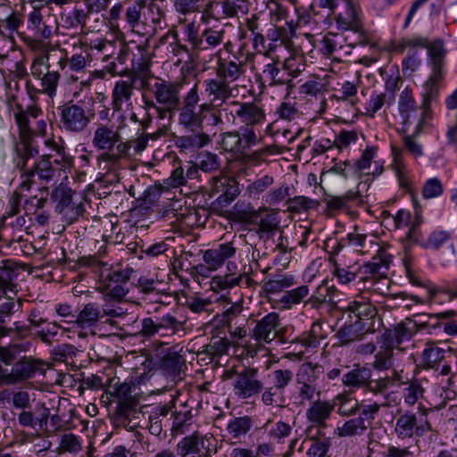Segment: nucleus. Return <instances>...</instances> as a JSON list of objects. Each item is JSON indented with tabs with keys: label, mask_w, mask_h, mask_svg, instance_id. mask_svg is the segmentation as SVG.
Masks as SVG:
<instances>
[{
	"label": "nucleus",
	"mask_w": 457,
	"mask_h": 457,
	"mask_svg": "<svg viewBox=\"0 0 457 457\" xmlns=\"http://www.w3.org/2000/svg\"><path fill=\"white\" fill-rule=\"evenodd\" d=\"M270 377L273 386L285 391L294 378V372L289 369H275Z\"/></svg>",
	"instance_id": "56"
},
{
	"label": "nucleus",
	"mask_w": 457,
	"mask_h": 457,
	"mask_svg": "<svg viewBox=\"0 0 457 457\" xmlns=\"http://www.w3.org/2000/svg\"><path fill=\"white\" fill-rule=\"evenodd\" d=\"M338 402V413L342 416H351L359 410V403L356 398L347 395H338L336 398Z\"/></svg>",
	"instance_id": "55"
},
{
	"label": "nucleus",
	"mask_w": 457,
	"mask_h": 457,
	"mask_svg": "<svg viewBox=\"0 0 457 457\" xmlns=\"http://www.w3.org/2000/svg\"><path fill=\"white\" fill-rule=\"evenodd\" d=\"M273 181L274 179L271 176L265 175L249 184L246 192L251 197H257L260 194L264 192Z\"/></svg>",
	"instance_id": "64"
},
{
	"label": "nucleus",
	"mask_w": 457,
	"mask_h": 457,
	"mask_svg": "<svg viewBox=\"0 0 457 457\" xmlns=\"http://www.w3.org/2000/svg\"><path fill=\"white\" fill-rule=\"evenodd\" d=\"M445 351L436 345L435 343H428L421 355V365L425 369H437L439 363L445 359Z\"/></svg>",
	"instance_id": "32"
},
{
	"label": "nucleus",
	"mask_w": 457,
	"mask_h": 457,
	"mask_svg": "<svg viewBox=\"0 0 457 457\" xmlns=\"http://www.w3.org/2000/svg\"><path fill=\"white\" fill-rule=\"evenodd\" d=\"M245 62L236 56L230 61L220 59L217 62L216 76L229 85L245 73Z\"/></svg>",
	"instance_id": "22"
},
{
	"label": "nucleus",
	"mask_w": 457,
	"mask_h": 457,
	"mask_svg": "<svg viewBox=\"0 0 457 457\" xmlns=\"http://www.w3.org/2000/svg\"><path fill=\"white\" fill-rule=\"evenodd\" d=\"M46 69V73L39 79L40 80V91L47 94L49 96H53L55 94L60 74L58 71H50L48 68Z\"/></svg>",
	"instance_id": "51"
},
{
	"label": "nucleus",
	"mask_w": 457,
	"mask_h": 457,
	"mask_svg": "<svg viewBox=\"0 0 457 457\" xmlns=\"http://www.w3.org/2000/svg\"><path fill=\"white\" fill-rule=\"evenodd\" d=\"M225 29L215 28H206L201 33V38L198 49L206 50L220 46L225 37Z\"/></svg>",
	"instance_id": "37"
},
{
	"label": "nucleus",
	"mask_w": 457,
	"mask_h": 457,
	"mask_svg": "<svg viewBox=\"0 0 457 457\" xmlns=\"http://www.w3.org/2000/svg\"><path fill=\"white\" fill-rule=\"evenodd\" d=\"M422 303V301L415 295H409L404 292L397 294H389L386 295L385 305L387 308L403 307L410 309L413 303Z\"/></svg>",
	"instance_id": "43"
},
{
	"label": "nucleus",
	"mask_w": 457,
	"mask_h": 457,
	"mask_svg": "<svg viewBox=\"0 0 457 457\" xmlns=\"http://www.w3.org/2000/svg\"><path fill=\"white\" fill-rule=\"evenodd\" d=\"M73 191L63 184L57 186L52 192L51 198L56 202L55 211L63 214L71 222L82 215L84 208L82 204L72 202Z\"/></svg>",
	"instance_id": "10"
},
{
	"label": "nucleus",
	"mask_w": 457,
	"mask_h": 457,
	"mask_svg": "<svg viewBox=\"0 0 457 457\" xmlns=\"http://www.w3.org/2000/svg\"><path fill=\"white\" fill-rule=\"evenodd\" d=\"M16 155L14 157L15 166L20 170H24L29 159L36 157L38 154V148L33 145L32 141L21 142L15 149Z\"/></svg>",
	"instance_id": "35"
},
{
	"label": "nucleus",
	"mask_w": 457,
	"mask_h": 457,
	"mask_svg": "<svg viewBox=\"0 0 457 457\" xmlns=\"http://www.w3.org/2000/svg\"><path fill=\"white\" fill-rule=\"evenodd\" d=\"M89 14L90 13L87 12V10L85 12L82 9H74L65 16L64 22L67 27L77 28L80 26L81 29H84Z\"/></svg>",
	"instance_id": "62"
},
{
	"label": "nucleus",
	"mask_w": 457,
	"mask_h": 457,
	"mask_svg": "<svg viewBox=\"0 0 457 457\" xmlns=\"http://www.w3.org/2000/svg\"><path fill=\"white\" fill-rule=\"evenodd\" d=\"M417 428L416 413L407 411L397 419L395 426V433L400 439L411 438Z\"/></svg>",
	"instance_id": "27"
},
{
	"label": "nucleus",
	"mask_w": 457,
	"mask_h": 457,
	"mask_svg": "<svg viewBox=\"0 0 457 457\" xmlns=\"http://www.w3.org/2000/svg\"><path fill=\"white\" fill-rule=\"evenodd\" d=\"M78 353L79 351L74 345L70 344H62L53 349L52 357L54 361L72 364Z\"/></svg>",
	"instance_id": "46"
},
{
	"label": "nucleus",
	"mask_w": 457,
	"mask_h": 457,
	"mask_svg": "<svg viewBox=\"0 0 457 457\" xmlns=\"http://www.w3.org/2000/svg\"><path fill=\"white\" fill-rule=\"evenodd\" d=\"M347 310L349 317L353 321H357L361 325L370 327V330L375 331L376 322L380 324L379 320L377 319L378 311L370 302H365L363 297H360L351 302L348 304Z\"/></svg>",
	"instance_id": "14"
},
{
	"label": "nucleus",
	"mask_w": 457,
	"mask_h": 457,
	"mask_svg": "<svg viewBox=\"0 0 457 457\" xmlns=\"http://www.w3.org/2000/svg\"><path fill=\"white\" fill-rule=\"evenodd\" d=\"M186 319H181L168 312L161 317L145 318L142 320V328L139 335L144 337H167L170 338L175 335L186 334Z\"/></svg>",
	"instance_id": "6"
},
{
	"label": "nucleus",
	"mask_w": 457,
	"mask_h": 457,
	"mask_svg": "<svg viewBox=\"0 0 457 457\" xmlns=\"http://www.w3.org/2000/svg\"><path fill=\"white\" fill-rule=\"evenodd\" d=\"M334 408L335 403L317 399L311 403L310 407L306 410V418L317 428H324L327 427V420L330 418Z\"/></svg>",
	"instance_id": "19"
},
{
	"label": "nucleus",
	"mask_w": 457,
	"mask_h": 457,
	"mask_svg": "<svg viewBox=\"0 0 457 457\" xmlns=\"http://www.w3.org/2000/svg\"><path fill=\"white\" fill-rule=\"evenodd\" d=\"M48 188L42 187L38 190V195L29 197L24 203V209L27 214L36 213L37 210L45 207L47 203Z\"/></svg>",
	"instance_id": "50"
},
{
	"label": "nucleus",
	"mask_w": 457,
	"mask_h": 457,
	"mask_svg": "<svg viewBox=\"0 0 457 457\" xmlns=\"http://www.w3.org/2000/svg\"><path fill=\"white\" fill-rule=\"evenodd\" d=\"M52 154H44L35 162L34 166L29 170V175L37 174L39 179L49 182L55 176V169L52 166Z\"/></svg>",
	"instance_id": "30"
},
{
	"label": "nucleus",
	"mask_w": 457,
	"mask_h": 457,
	"mask_svg": "<svg viewBox=\"0 0 457 457\" xmlns=\"http://www.w3.org/2000/svg\"><path fill=\"white\" fill-rule=\"evenodd\" d=\"M369 333L373 332L370 330V327L367 324L361 325L351 320V323L339 328L335 337L341 345H346L354 341L361 340L362 337Z\"/></svg>",
	"instance_id": "24"
},
{
	"label": "nucleus",
	"mask_w": 457,
	"mask_h": 457,
	"mask_svg": "<svg viewBox=\"0 0 457 457\" xmlns=\"http://www.w3.org/2000/svg\"><path fill=\"white\" fill-rule=\"evenodd\" d=\"M393 356V351L379 349L371 363L373 369L379 371L391 370L394 368Z\"/></svg>",
	"instance_id": "52"
},
{
	"label": "nucleus",
	"mask_w": 457,
	"mask_h": 457,
	"mask_svg": "<svg viewBox=\"0 0 457 457\" xmlns=\"http://www.w3.org/2000/svg\"><path fill=\"white\" fill-rule=\"evenodd\" d=\"M120 127L116 129L113 125L99 124L93 134L92 145L97 150L111 151L120 142Z\"/></svg>",
	"instance_id": "17"
},
{
	"label": "nucleus",
	"mask_w": 457,
	"mask_h": 457,
	"mask_svg": "<svg viewBox=\"0 0 457 457\" xmlns=\"http://www.w3.org/2000/svg\"><path fill=\"white\" fill-rule=\"evenodd\" d=\"M246 30L251 33L253 48L259 52L266 51V40L264 31L267 21L257 14H253L245 19Z\"/></svg>",
	"instance_id": "21"
},
{
	"label": "nucleus",
	"mask_w": 457,
	"mask_h": 457,
	"mask_svg": "<svg viewBox=\"0 0 457 457\" xmlns=\"http://www.w3.org/2000/svg\"><path fill=\"white\" fill-rule=\"evenodd\" d=\"M185 365L184 358L176 352H169L159 361L160 369L168 376L176 377L179 375L182 367Z\"/></svg>",
	"instance_id": "33"
},
{
	"label": "nucleus",
	"mask_w": 457,
	"mask_h": 457,
	"mask_svg": "<svg viewBox=\"0 0 457 457\" xmlns=\"http://www.w3.org/2000/svg\"><path fill=\"white\" fill-rule=\"evenodd\" d=\"M272 62L265 64L262 71L263 75L270 80V85H285L290 81L288 73L282 67H278L280 63L271 58Z\"/></svg>",
	"instance_id": "38"
},
{
	"label": "nucleus",
	"mask_w": 457,
	"mask_h": 457,
	"mask_svg": "<svg viewBox=\"0 0 457 457\" xmlns=\"http://www.w3.org/2000/svg\"><path fill=\"white\" fill-rule=\"evenodd\" d=\"M246 221L254 224L253 231L263 241L270 239L279 228L280 220L278 213L267 209L253 211Z\"/></svg>",
	"instance_id": "9"
},
{
	"label": "nucleus",
	"mask_w": 457,
	"mask_h": 457,
	"mask_svg": "<svg viewBox=\"0 0 457 457\" xmlns=\"http://www.w3.org/2000/svg\"><path fill=\"white\" fill-rule=\"evenodd\" d=\"M371 378L370 369L361 367L352 370L345 374L342 378L344 386L347 387H365L369 379Z\"/></svg>",
	"instance_id": "31"
},
{
	"label": "nucleus",
	"mask_w": 457,
	"mask_h": 457,
	"mask_svg": "<svg viewBox=\"0 0 457 457\" xmlns=\"http://www.w3.org/2000/svg\"><path fill=\"white\" fill-rule=\"evenodd\" d=\"M232 104L235 106L234 118L243 124V127L254 128L265 122V111L263 105L259 102L234 101Z\"/></svg>",
	"instance_id": "12"
},
{
	"label": "nucleus",
	"mask_w": 457,
	"mask_h": 457,
	"mask_svg": "<svg viewBox=\"0 0 457 457\" xmlns=\"http://www.w3.org/2000/svg\"><path fill=\"white\" fill-rule=\"evenodd\" d=\"M427 49L432 65H443L446 54L444 47V42L441 39H436L431 43H428Z\"/></svg>",
	"instance_id": "57"
},
{
	"label": "nucleus",
	"mask_w": 457,
	"mask_h": 457,
	"mask_svg": "<svg viewBox=\"0 0 457 457\" xmlns=\"http://www.w3.org/2000/svg\"><path fill=\"white\" fill-rule=\"evenodd\" d=\"M14 120L19 129L20 141H32L33 129L30 128L28 113L21 110L14 114Z\"/></svg>",
	"instance_id": "49"
},
{
	"label": "nucleus",
	"mask_w": 457,
	"mask_h": 457,
	"mask_svg": "<svg viewBox=\"0 0 457 457\" xmlns=\"http://www.w3.org/2000/svg\"><path fill=\"white\" fill-rule=\"evenodd\" d=\"M145 9V2L135 1L129 4L124 13V21L127 27L130 31L142 36L150 37L154 32V29L147 21V17L144 13L145 19L142 20V11Z\"/></svg>",
	"instance_id": "13"
},
{
	"label": "nucleus",
	"mask_w": 457,
	"mask_h": 457,
	"mask_svg": "<svg viewBox=\"0 0 457 457\" xmlns=\"http://www.w3.org/2000/svg\"><path fill=\"white\" fill-rule=\"evenodd\" d=\"M139 73L142 77V86L146 95L142 96L143 107L145 112L154 111L160 120L172 118L176 111L182 108L180 96L181 84L177 81L154 78L151 79L150 67L147 62L139 63Z\"/></svg>",
	"instance_id": "2"
},
{
	"label": "nucleus",
	"mask_w": 457,
	"mask_h": 457,
	"mask_svg": "<svg viewBox=\"0 0 457 457\" xmlns=\"http://www.w3.org/2000/svg\"><path fill=\"white\" fill-rule=\"evenodd\" d=\"M398 111L403 125V130L406 132V126L410 123L411 118L417 113L416 102L409 87H405L400 95Z\"/></svg>",
	"instance_id": "26"
},
{
	"label": "nucleus",
	"mask_w": 457,
	"mask_h": 457,
	"mask_svg": "<svg viewBox=\"0 0 457 457\" xmlns=\"http://www.w3.org/2000/svg\"><path fill=\"white\" fill-rule=\"evenodd\" d=\"M389 262L381 257H374L371 262L365 263L360 269V280L364 283V287L386 295L389 288L390 281L387 278Z\"/></svg>",
	"instance_id": "8"
},
{
	"label": "nucleus",
	"mask_w": 457,
	"mask_h": 457,
	"mask_svg": "<svg viewBox=\"0 0 457 457\" xmlns=\"http://www.w3.org/2000/svg\"><path fill=\"white\" fill-rule=\"evenodd\" d=\"M337 7V0H313L310 6V15L316 23L331 24V17Z\"/></svg>",
	"instance_id": "25"
},
{
	"label": "nucleus",
	"mask_w": 457,
	"mask_h": 457,
	"mask_svg": "<svg viewBox=\"0 0 457 457\" xmlns=\"http://www.w3.org/2000/svg\"><path fill=\"white\" fill-rule=\"evenodd\" d=\"M204 444L203 437L198 433L183 437L177 445L178 453L180 457H187L202 453L200 445Z\"/></svg>",
	"instance_id": "34"
},
{
	"label": "nucleus",
	"mask_w": 457,
	"mask_h": 457,
	"mask_svg": "<svg viewBox=\"0 0 457 457\" xmlns=\"http://www.w3.org/2000/svg\"><path fill=\"white\" fill-rule=\"evenodd\" d=\"M137 406L138 401L135 397L128 396L120 399L116 411L120 418L129 419L133 412H136Z\"/></svg>",
	"instance_id": "63"
},
{
	"label": "nucleus",
	"mask_w": 457,
	"mask_h": 457,
	"mask_svg": "<svg viewBox=\"0 0 457 457\" xmlns=\"http://www.w3.org/2000/svg\"><path fill=\"white\" fill-rule=\"evenodd\" d=\"M220 146L228 152L240 153L241 136L239 132H225L220 135Z\"/></svg>",
	"instance_id": "58"
},
{
	"label": "nucleus",
	"mask_w": 457,
	"mask_h": 457,
	"mask_svg": "<svg viewBox=\"0 0 457 457\" xmlns=\"http://www.w3.org/2000/svg\"><path fill=\"white\" fill-rule=\"evenodd\" d=\"M394 102L392 95H385L383 93L373 94L370 97L367 106L365 107L366 114L373 117L374 114L381 109L385 104H390Z\"/></svg>",
	"instance_id": "53"
},
{
	"label": "nucleus",
	"mask_w": 457,
	"mask_h": 457,
	"mask_svg": "<svg viewBox=\"0 0 457 457\" xmlns=\"http://www.w3.org/2000/svg\"><path fill=\"white\" fill-rule=\"evenodd\" d=\"M321 394L316 366L312 362L301 364L295 374V387L290 400L294 406L303 407L320 399Z\"/></svg>",
	"instance_id": "4"
},
{
	"label": "nucleus",
	"mask_w": 457,
	"mask_h": 457,
	"mask_svg": "<svg viewBox=\"0 0 457 457\" xmlns=\"http://www.w3.org/2000/svg\"><path fill=\"white\" fill-rule=\"evenodd\" d=\"M134 93V79L118 80L112 91V108L113 112L122 111L124 104L131 105Z\"/></svg>",
	"instance_id": "20"
},
{
	"label": "nucleus",
	"mask_w": 457,
	"mask_h": 457,
	"mask_svg": "<svg viewBox=\"0 0 457 457\" xmlns=\"http://www.w3.org/2000/svg\"><path fill=\"white\" fill-rule=\"evenodd\" d=\"M19 272L11 268L0 270V294L16 295Z\"/></svg>",
	"instance_id": "41"
},
{
	"label": "nucleus",
	"mask_w": 457,
	"mask_h": 457,
	"mask_svg": "<svg viewBox=\"0 0 457 457\" xmlns=\"http://www.w3.org/2000/svg\"><path fill=\"white\" fill-rule=\"evenodd\" d=\"M286 33V29L283 27L278 26V24H269L267 22V27L264 31L265 38L267 37L270 43L266 46V51H262L264 53L263 57H269L270 54L274 51L277 46V43L284 42V34Z\"/></svg>",
	"instance_id": "42"
},
{
	"label": "nucleus",
	"mask_w": 457,
	"mask_h": 457,
	"mask_svg": "<svg viewBox=\"0 0 457 457\" xmlns=\"http://www.w3.org/2000/svg\"><path fill=\"white\" fill-rule=\"evenodd\" d=\"M204 84L209 101L200 104L198 86L195 84L184 96L178 113L179 125L189 133L175 137L174 144L185 153L197 151L212 142L211 136L203 130L205 112L220 108L232 95L230 85L217 76Z\"/></svg>",
	"instance_id": "1"
},
{
	"label": "nucleus",
	"mask_w": 457,
	"mask_h": 457,
	"mask_svg": "<svg viewBox=\"0 0 457 457\" xmlns=\"http://www.w3.org/2000/svg\"><path fill=\"white\" fill-rule=\"evenodd\" d=\"M311 445L307 451V455L309 457H324L329 447H330V440L329 438H311Z\"/></svg>",
	"instance_id": "61"
},
{
	"label": "nucleus",
	"mask_w": 457,
	"mask_h": 457,
	"mask_svg": "<svg viewBox=\"0 0 457 457\" xmlns=\"http://www.w3.org/2000/svg\"><path fill=\"white\" fill-rule=\"evenodd\" d=\"M204 1V0H174V8L177 12L186 16L201 12Z\"/></svg>",
	"instance_id": "60"
},
{
	"label": "nucleus",
	"mask_w": 457,
	"mask_h": 457,
	"mask_svg": "<svg viewBox=\"0 0 457 457\" xmlns=\"http://www.w3.org/2000/svg\"><path fill=\"white\" fill-rule=\"evenodd\" d=\"M337 27L343 30L360 29L361 21L355 8L348 4L344 12L335 16Z\"/></svg>",
	"instance_id": "29"
},
{
	"label": "nucleus",
	"mask_w": 457,
	"mask_h": 457,
	"mask_svg": "<svg viewBox=\"0 0 457 457\" xmlns=\"http://www.w3.org/2000/svg\"><path fill=\"white\" fill-rule=\"evenodd\" d=\"M224 376L232 379L234 394L240 399H249L259 395L264 388L263 382L259 378V370L253 367H244L240 370H228Z\"/></svg>",
	"instance_id": "7"
},
{
	"label": "nucleus",
	"mask_w": 457,
	"mask_h": 457,
	"mask_svg": "<svg viewBox=\"0 0 457 457\" xmlns=\"http://www.w3.org/2000/svg\"><path fill=\"white\" fill-rule=\"evenodd\" d=\"M280 320L276 312H270L257 320L252 337L259 344L271 343L279 335Z\"/></svg>",
	"instance_id": "15"
},
{
	"label": "nucleus",
	"mask_w": 457,
	"mask_h": 457,
	"mask_svg": "<svg viewBox=\"0 0 457 457\" xmlns=\"http://www.w3.org/2000/svg\"><path fill=\"white\" fill-rule=\"evenodd\" d=\"M57 112L61 128L71 133L86 130L95 116L85 101H68L57 107Z\"/></svg>",
	"instance_id": "5"
},
{
	"label": "nucleus",
	"mask_w": 457,
	"mask_h": 457,
	"mask_svg": "<svg viewBox=\"0 0 457 457\" xmlns=\"http://www.w3.org/2000/svg\"><path fill=\"white\" fill-rule=\"evenodd\" d=\"M217 4L221 5L222 14L226 18L235 17L238 12H245L247 9L246 0H222Z\"/></svg>",
	"instance_id": "54"
},
{
	"label": "nucleus",
	"mask_w": 457,
	"mask_h": 457,
	"mask_svg": "<svg viewBox=\"0 0 457 457\" xmlns=\"http://www.w3.org/2000/svg\"><path fill=\"white\" fill-rule=\"evenodd\" d=\"M229 347L230 342L226 337H212L210 343L203 346L201 353L214 359L227 354Z\"/></svg>",
	"instance_id": "40"
},
{
	"label": "nucleus",
	"mask_w": 457,
	"mask_h": 457,
	"mask_svg": "<svg viewBox=\"0 0 457 457\" xmlns=\"http://www.w3.org/2000/svg\"><path fill=\"white\" fill-rule=\"evenodd\" d=\"M357 93L358 87L356 84L351 81H345L339 89L340 96L337 98L348 102L352 106H355L359 102Z\"/></svg>",
	"instance_id": "59"
},
{
	"label": "nucleus",
	"mask_w": 457,
	"mask_h": 457,
	"mask_svg": "<svg viewBox=\"0 0 457 457\" xmlns=\"http://www.w3.org/2000/svg\"><path fill=\"white\" fill-rule=\"evenodd\" d=\"M404 385H407L403 390V399L406 404L412 406L423 398L425 389L418 379L406 380Z\"/></svg>",
	"instance_id": "45"
},
{
	"label": "nucleus",
	"mask_w": 457,
	"mask_h": 457,
	"mask_svg": "<svg viewBox=\"0 0 457 457\" xmlns=\"http://www.w3.org/2000/svg\"><path fill=\"white\" fill-rule=\"evenodd\" d=\"M148 12L150 22L154 26L152 28L156 29L157 27L162 29V23L165 18L164 12V1L163 0H151L147 6H145Z\"/></svg>",
	"instance_id": "47"
},
{
	"label": "nucleus",
	"mask_w": 457,
	"mask_h": 457,
	"mask_svg": "<svg viewBox=\"0 0 457 457\" xmlns=\"http://www.w3.org/2000/svg\"><path fill=\"white\" fill-rule=\"evenodd\" d=\"M104 318L100 306L96 303H88L72 320H64L66 323H73L80 328H90L95 327Z\"/></svg>",
	"instance_id": "23"
},
{
	"label": "nucleus",
	"mask_w": 457,
	"mask_h": 457,
	"mask_svg": "<svg viewBox=\"0 0 457 457\" xmlns=\"http://www.w3.org/2000/svg\"><path fill=\"white\" fill-rule=\"evenodd\" d=\"M295 284V280L293 276L278 275L266 281L262 288L266 294H275L291 287Z\"/></svg>",
	"instance_id": "44"
},
{
	"label": "nucleus",
	"mask_w": 457,
	"mask_h": 457,
	"mask_svg": "<svg viewBox=\"0 0 457 457\" xmlns=\"http://www.w3.org/2000/svg\"><path fill=\"white\" fill-rule=\"evenodd\" d=\"M253 284V278L246 272L240 274L230 273L212 278L213 287L220 289L231 288L236 286L250 287Z\"/></svg>",
	"instance_id": "28"
},
{
	"label": "nucleus",
	"mask_w": 457,
	"mask_h": 457,
	"mask_svg": "<svg viewBox=\"0 0 457 457\" xmlns=\"http://www.w3.org/2000/svg\"><path fill=\"white\" fill-rule=\"evenodd\" d=\"M309 287L302 285L296 288L286 291L278 300L283 309H289L292 305L299 304L309 295Z\"/></svg>",
	"instance_id": "39"
},
{
	"label": "nucleus",
	"mask_w": 457,
	"mask_h": 457,
	"mask_svg": "<svg viewBox=\"0 0 457 457\" xmlns=\"http://www.w3.org/2000/svg\"><path fill=\"white\" fill-rule=\"evenodd\" d=\"M212 194L219 195L217 204L223 208L230 204L239 195L238 183L233 178L218 177L213 179L212 187Z\"/></svg>",
	"instance_id": "16"
},
{
	"label": "nucleus",
	"mask_w": 457,
	"mask_h": 457,
	"mask_svg": "<svg viewBox=\"0 0 457 457\" xmlns=\"http://www.w3.org/2000/svg\"><path fill=\"white\" fill-rule=\"evenodd\" d=\"M347 37L338 34H328L322 40V51L325 54L341 61L348 56L353 49V44L346 43Z\"/></svg>",
	"instance_id": "18"
},
{
	"label": "nucleus",
	"mask_w": 457,
	"mask_h": 457,
	"mask_svg": "<svg viewBox=\"0 0 457 457\" xmlns=\"http://www.w3.org/2000/svg\"><path fill=\"white\" fill-rule=\"evenodd\" d=\"M378 404L366 405L359 417L345 421L341 427H337L335 434L340 437L361 435L371 424L374 415L378 411Z\"/></svg>",
	"instance_id": "11"
},
{
	"label": "nucleus",
	"mask_w": 457,
	"mask_h": 457,
	"mask_svg": "<svg viewBox=\"0 0 457 457\" xmlns=\"http://www.w3.org/2000/svg\"><path fill=\"white\" fill-rule=\"evenodd\" d=\"M99 291L108 298L114 301H121L129 293V288L123 284H112L111 282L100 283Z\"/></svg>",
	"instance_id": "48"
},
{
	"label": "nucleus",
	"mask_w": 457,
	"mask_h": 457,
	"mask_svg": "<svg viewBox=\"0 0 457 457\" xmlns=\"http://www.w3.org/2000/svg\"><path fill=\"white\" fill-rule=\"evenodd\" d=\"M253 420L248 416L237 417L227 425V432L231 439L240 440L251 429Z\"/></svg>",
	"instance_id": "36"
},
{
	"label": "nucleus",
	"mask_w": 457,
	"mask_h": 457,
	"mask_svg": "<svg viewBox=\"0 0 457 457\" xmlns=\"http://www.w3.org/2000/svg\"><path fill=\"white\" fill-rule=\"evenodd\" d=\"M29 342L0 347V386H13L45 372L44 362L32 356L21 355L29 351Z\"/></svg>",
	"instance_id": "3"
}]
</instances>
